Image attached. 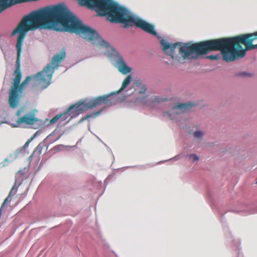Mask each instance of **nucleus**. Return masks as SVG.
Listing matches in <instances>:
<instances>
[{"instance_id":"nucleus-1","label":"nucleus","mask_w":257,"mask_h":257,"mask_svg":"<svg viewBox=\"0 0 257 257\" xmlns=\"http://www.w3.org/2000/svg\"><path fill=\"white\" fill-rule=\"evenodd\" d=\"M163 50L170 56L174 63H182L186 59H196L199 56L212 51H220L223 60L226 62L234 61L243 57L246 50L257 49V31L233 37L206 40L194 44L178 42L169 44L162 39Z\"/></svg>"},{"instance_id":"nucleus-2","label":"nucleus","mask_w":257,"mask_h":257,"mask_svg":"<svg viewBox=\"0 0 257 257\" xmlns=\"http://www.w3.org/2000/svg\"><path fill=\"white\" fill-rule=\"evenodd\" d=\"M65 56V51L62 50L60 54H57L53 57L51 63L48 64L42 71L36 75L27 76L24 81V90L31 79L34 80L36 84L41 85L43 87L46 88L51 83L54 71L58 68L60 62Z\"/></svg>"},{"instance_id":"nucleus-3","label":"nucleus","mask_w":257,"mask_h":257,"mask_svg":"<svg viewBox=\"0 0 257 257\" xmlns=\"http://www.w3.org/2000/svg\"><path fill=\"white\" fill-rule=\"evenodd\" d=\"M131 80V75H128L122 81L121 87L120 89L118 90L116 93H112L107 95L98 96L93 100L88 101L85 104L86 106L89 108V109H92L97 106L101 105L102 104H108L109 102H111V99L110 98L111 95L114 94H118L124 90L130 84Z\"/></svg>"},{"instance_id":"nucleus-4","label":"nucleus","mask_w":257,"mask_h":257,"mask_svg":"<svg viewBox=\"0 0 257 257\" xmlns=\"http://www.w3.org/2000/svg\"><path fill=\"white\" fill-rule=\"evenodd\" d=\"M87 102H79L76 104L71 105L67 109L64 113L57 114L52 118L50 120L49 123L53 124L59 119H60V121L64 120L67 119V115H71L70 118L67 121V122H68L72 117L81 113L85 108H89L86 107L85 105Z\"/></svg>"},{"instance_id":"nucleus-5","label":"nucleus","mask_w":257,"mask_h":257,"mask_svg":"<svg viewBox=\"0 0 257 257\" xmlns=\"http://www.w3.org/2000/svg\"><path fill=\"white\" fill-rule=\"evenodd\" d=\"M196 105L191 102L180 103L173 107L170 111L164 112V116L171 120H176L182 117V115L187 110Z\"/></svg>"},{"instance_id":"nucleus-6","label":"nucleus","mask_w":257,"mask_h":257,"mask_svg":"<svg viewBox=\"0 0 257 257\" xmlns=\"http://www.w3.org/2000/svg\"><path fill=\"white\" fill-rule=\"evenodd\" d=\"M38 120L33 113H27L23 116L19 118L17 121V124L15 126H18L21 124L25 123L32 125Z\"/></svg>"},{"instance_id":"nucleus-7","label":"nucleus","mask_w":257,"mask_h":257,"mask_svg":"<svg viewBox=\"0 0 257 257\" xmlns=\"http://www.w3.org/2000/svg\"><path fill=\"white\" fill-rule=\"evenodd\" d=\"M25 1L26 0H0V13L13 5Z\"/></svg>"},{"instance_id":"nucleus-8","label":"nucleus","mask_w":257,"mask_h":257,"mask_svg":"<svg viewBox=\"0 0 257 257\" xmlns=\"http://www.w3.org/2000/svg\"><path fill=\"white\" fill-rule=\"evenodd\" d=\"M101 111L102 110H100L92 114H88L83 118L82 120L88 119L89 118H95L101 113Z\"/></svg>"},{"instance_id":"nucleus-9","label":"nucleus","mask_w":257,"mask_h":257,"mask_svg":"<svg viewBox=\"0 0 257 257\" xmlns=\"http://www.w3.org/2000/svg\"><path fill=\"white\" fill-rule=\"evenodd\" d=\"M17 192V188L15 189L14 187H13L12 190H11V192L10 193V194L9 195V196L5 199V200H4L2 205V208H3L5 204L8 202L9 201V198L10 197V196L11 195V194H12L13 193V195H15V194Z\"/></svg>"},{"instance_id":"nucleus-10","label":"nucleus","mask_w":257,"mask_h":257,"mask_svg":"<svg viewBox=\"0 0 257 257\" xmlns=\"http://www.w3.org/2000/svg\"><path fill=\"white\" fill-rule=\"evenodd\" d=\"M207 58L211 60H218L221 58V55L219 54L216 55H210L208 56Z\"/></svg>"},{"instance_id":"nucleus-11","label":"nucleus","mask_w":257,"mask_h":257,"mask_svg":"<svg viewBox=\"0 0 257 257\" xmlns=\"http://www.w3.org/2000/svg\"><path fill=\"white\" fill-rule=\"evenodd\" d=\"M204 133L203 132L200 131H197L194 133V136L197 139H201L203 136Z\"/></svg>"},{"instance_id":"nucleus-12","label":"nucleus","mask_w":257,"mask_h":257,"mask_svg":"<svg viewBox=\"0 0 257 257\" xmlns=\"http://www.w3.org/2000/svg\"><path fill=\"white\" fill-rule=\"evenodd\" d=\"M190 159H192L193 162H196L199 160L198 157L195 154H191L189 156Z\"/></svg>"},{"instance_id":"nucleus-13","label":"nucleus","mask_w":257,"mask_h":257,"mask_svg":"<svg viewBox=\"0 0 257 257\" xmlns=\"http://www.w3.org/2000/svg\"><path fill=\"white\" fill-rule=\"evenodd\" d=\"M9 161V158H6L3 162L0 163V168L7 166L8 164Z\"/></svg>"},{"instance_id":"nucleus-14","label":"nucleus","mask_w":257,"mask_h":257,"mask_svg":"<svg viewBox=\"0 0 257 257\" xmlns=\"http://www.w3.org/2000/svg\"><path fill=\"white\" fill-rule=\"evenodd\" d=\"M147 90V86L146 85H143L140 88V90L139 91V94L145 93Z\"/></svg>"},{"instance_id":"nucleus-15","label":"nucleus","mask_w":257,"mask_h":257,"mask_svg":"<svg viewBox=\"0 0 257 257\" xmlns=\"http://www.w3.org/2000/svg\"><path fill=\"white\" fill-rule=\"evenodd\" d=\"M25 110L24 107H21L20 109H19L17 112H16V115L17 116H20L21 115V113L22 112H23Z\"/></svg>"},{"instance_id":"nucleus-16","label":"nucleus","mask_w":257,"mask_h":257,"mask_svg":"<svg viewBox=\"0 0 257 257\" xmlns=\"http://www.w3.org/2000/svg\"><path fill=\"white\" fill-rule=\"evenodd\" d=\"M42 148V146L39 144L36 148V151H39V153L41 154Z\"/></svg>"},{"instance_id":"nucleus-17","label":"nucleus","mask_w":257,"mask_h":257,"mask_svg":"<svg viewBox=\"0 0 257 257\" xmlns=\"http://www.w3.org/2000/svg\"><path fill=\"white\" fill-rule=\"evenodd\" d=\"M238 75L241 76H242V77H246L247 76L249 75L248 74L246 73V72H242L241 73H239Z\"/></svg>"},{"instance_id":"nucleus-18","label":"nucleus","mask_w":257,"mask_h":257,"mask_svg":"<svg viewBox=\"0 0 257 257\" xmlns=\"http://www.w3.org/2000/svg\"><path fill=\"white\" fill-rule=\"evenodd\" d=\"M31 140H32V139L27 141V142L25 143V144L23 146L24 148H26V147H27L29 146V144L30 143Z\"/></svg>"},{"instance_id":"nucleus-19","label":"nucleus","mask_w":257,"mask_h":257,"mask_svg":"<svg viewBox=\"0 0 257 257\" xmlns=\"http://www.w3.org/2000/svg\"><path fill=\"white\" fill-rule=\"evenodd\" d=\"M137 86L140 85L141 84V82L140 81H137L135 83Z\"/></svg>"},{"instance_id":"nucleus-20","label":"nucleus","mask_w":257,"mask_h":257,"mask_svg":"<svg viewBox=\"0 0 257 257\" xmlns=\"http://www.w3.org/2000/svg\"><path fill=\"white\" fill-rule=\"evenodd\" d=\"M256 184H257V181H256Z\"/></svg>"}]
</instances>
